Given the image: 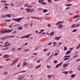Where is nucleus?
Masks as SVG:
<instances>
[{"label":"nucleus","instance_id":"obj_1","mask_svg":"<svg viewBox=\"0 0 80 80\" xmlns=\"http://www.w3.org/2000/svg\"><path fill=\"white\" fill-rule=\"evenodd\" d=\"M0 32L2 33H10V32H12V30H6L5 29H1Z\"/></svg>","mask_w":80,"mask_h":80},{"label":"nucleus","instance_id":"obj_2","mask_svg":"<svg viewBox=\"0 0 80 80\" xmlns=\"http://www.w3.org/2000/svg\"><path fill=\"white\" fill-rule=\"evenodd\" d=\"M8 43V42H6L5 43V45L3 46L4 47H7L6 48H4L2 49V50H7L8 48H9V47H8L9 46H10V43H9L8 44H7V43Z\"/></svg>","mask_w":80,"mask_h":80},{"label":"nucleus","instance_id":"obj_3","mask_svg":"<svg viewBox=\"0 0 80 80\" xmlns=\"http://www.w3.org/2000/svg\"><path fill=\"white\" fill-rule=\"evenodd\" d=\"M26 10V11L27 12V13H32V12H33L34 11V9L33 8L30 9L29 8H27Z\"/></svg>","mask_w":80,"mask_h":80},{"label":"nucleus","instance_id":"obj_4","mask_svg":"<svg viewBox=\"0 0 80 80\" xmlns=\"http://www.w3.org/2000/svg\"><path fill=\"white\" fill-rule=\"evenodd\" d=\"M23 19V18H17L16 19H13L12 20L14 21H15L16 22H20V20H22Z\"/></svg>","mask_w":80,"mask_h":80},{"label":"nucleus","instance_id":"obj_5","mask_svg":"<svg viewBox=\"0 0 80 80\" xmlns=\"http://www.w3.org/2000/svg\"><path fill=\"white\" fill-rule=\"evenodd\" d=\"M62 63H63V62H61V63H60L57 65L56 66V67L55 68H58V67H60V66H61V65H62Z\"/></svg>","mask_w":80,"mask_h":80},{"label":"nucleus","instance_id":"obj_6","mask_svg":"<svg viewBox=\"0 0 80 80\" xmlns=\"http://www.w3.org/2000/svg\"><path fill=\"white\" fill-rule=\"evenodd\" d=\"M68 65H69V63L64 64L63 66V68H65L66 67H67Z\"/></svg>","mask_w":80,"mask_h":80},{"label":"nucleus","instance_id":"obj_7","mask_svg":"<svg viewBox=\"0 0 80 80\" xmlns=\"http://www.w3.org/2000/svg\"><path fill=\"white\" fill-rule=\"evenodd\" d=\"M62 22H63V21H59V22H57L56 24V25L57 26H58V25H60V24H61V23H62Z\"/></svg>","mask_w":80,"mask_h":80},{"label":"nucleus","instance_id":"obj_8","mask_svg":"<svg viewBox=\"0 0 80 80\" xmlns=\"http://www.w3.org/2000/svg\"><path fill=\"white\" fill-rule=\"evenodd\" d=\"M23 65L24 67H26L28 65V63L27 62H24L23 63Z\"/></svg>","mask_w":80,"mask_h":80},{"label":"nucleus","instance_id":"obj_9","mask_svg":"<svg viewBox=\"0 0 80 80\" xmlns=\"http://www.w3.org/2000/svg\"><path fill=\"white\" fill-rule=\"evenodd\" d=\"M24 78V76H21L18 78V80H23Z\"/></svg>","mask_w":80,"mask_h":80},{"label":"nucleus","instance_id":"obj_10","mask_svg":"<svg viewBox=\"0 0 80 80\" xmlns=\"http://www.w3.org/2000/svg\"><path fill=\"white\" fill-rule=\"evenodd\" d=\"M61 37H56L54 38V40H60V39Z\"/></svg>","mask_w":80,"mask_h":80},{"label":"nucleus","instance_id":"obj_11","mask_svg":"<svg viewBox=\"0 0 80 80\" xmlns=\"http://www.w3.org/2000/svg\"><path fill=\"white\" fill-rule=\"evenodd\" d=\"M30 34H28L27 35H25V38H30Z\"/></svg>","mask_w":80,"mask_h":80},{"label":"nucleus","instance_id":"obj_12","mask_svg":"<svg viewBox=\"0 0 80 80\" xmlns=\"http://www.w3.org/2000/svg\"><path fill=\"white\" fill-rule=\"evenodd\" d=\"M8 38V36L5 37L4 38H1V40H6V39H7Z\"/></svg>","mask_w":80,"mask_h":80},{"label":"nucleus","instance_id":"obj_13","mask_svg":"<svg viewBox=\"0 0 80 80\" xmlns=\"http://www.w3.org/2000/svg\"><path fill=\"white\" fill-rule=\"evenodd\" d=\"M6 16L8 17V18H11V17L12 16L10 14H6Z\"/></svg>","mask_w":80,"mask_h":80},{"label":"nucleus","instance_id":"obj_14","mask_svg":"<svg viewBox=\"0 0 80 80\" xmlns=\"http://www.w3.org/2000/svg\"><path fill=\"white\" fill-rule=\"evenodd\" d=\"M8 57H9V56H8V55H6L3 56V58H8Z\"/></svg>","mask_w":80,"mask_h":80},{"label":"nucleus","instance_id":"obj_15","mask_svg":"<svg viewBox=\"0 0 80 80\" xmlns=\"http://www.w3.org/2000/svg\"><path fill=\"white\" fill-rule=\"evenodd\" d=\"M4 8H5V10H6V11H7V10H8V7L7 6H5L4 7Z\"/></svg>","mask_w":80,"mask_h":80},{"label":"nucleus","instance_id":"obj_16","mask_svg":"<svg viewBox=\"0 0 80 80\" xmlns=\"http://www.w3.org/2000/svg\"><path fill=\"white\" fill-rule=\"evenodd\" d=\"M69 72L66 71V72H62L63 73H65V75H67L68 73Z\"/></svg>","mask_w":80,"mask_h":80},{"label":"nucleus","instance_id":"obj_17","mask_svg":"<svg viewBox=\"0 0 80 80\" xmlns=\"http://www.w3.org/2000/svg\"><path fill=\"white\" fill-rule=\"evenodd\" d=\"M48 12V10L47 9H44L43 10V13H46Z\"/></svg>","mask_w":80,"mask_h":80},{"label":"nucleus","instance_id":"obj_18","mask_svg":"<svg viewBox=\"0 0 80 80\" xmlns=\"http://www.w3.org/2000/svg\"><path fill=\"white\" fill-rule=\"evenodd\" d=\"M44 1V0H39V3H42Z\"/></svg>","mask_w":80,"mask_h":80},{"label":"nucleus","instance_id":"obj_19","mask_svg":"<svg viewBox=\"0 0 80 80\" xmlns=\"http://www.w3.org/2000/svg\"><path fill=\"white\" fill-rule=\"evenodd\" d=\"M70 52H71V51H67L65 54V55H68V54H69V53H70Z\"/></svg>","mask_w":80,"mask_h":80},{"label":"nucleus","instance_id":"obj_20","mask_svg":"<svg viewBox=\"0 0 80 80\" xmlns=\"http://www.w3.org/2000/svg\"><path fill=\"white\" fill-rule=\"evenodd\" d=\"M22 72H25V71H21V72H18L16 73H15L14 74H13L12 75H17V74H18V73H22Z\"/></svg>","mask_w":80,"mask_h":80},{"label":"nucleus","instance_id":"obj_21","mask_svg":"<svg viewBox=\"0 0 80 80\" xmlns=\"http://www.w3.org/2000/svg\"><path fill=\"white\" fill-rule=\"evenodd\" d=\"M4 6H10V4H8L6 3H5L4 4Z\"/></svg>","mask_w":80,"mask_h":80},{"label":"nucleus","instance_id":"obj_22","mask_svg":"<svg viewBox=\"0 0 80 80\" xmlns=\"http://www.w3.org/2000/svg\"><path fill=\"white\" fill-rule=\"evenodd\" d=\"M75 77V74H73L72 75H71V78H73L74 77Z\"/></svg>","mask_w":80,"mask_h":80},{"label":"nucleus","instance_id":"obj_23","mask_svg":"<svg viewBox=\"0 0 80 80\" xmlns=\"http://www.w3.org/2000/svg\"><path fill=\"white\" fill-rule=\"evenodd\" d=\"M10 19H7L4 20V22H10Z\"/></svg>","mask_w":80,"mask_h":80},{"label":"nucleus","instance_id":"obj_24","mask_svg":"<svg viewBox=\"0 0 80 80\" xmlns=\"http://www.w3.org/2000/svg\"><path fill=\"white\" fill-rule=\"evenodd\" d=\"M18 28L20 30H22L23 28L22 27H18Z\"/></svg>","mask_w":80,"mask_h":80},{"label":"nucleus","instance_id":"obj_25","mask_svg":"<svg viewBox=\"0 0 80 80\" xmlns=\"http://www.w3.org/2000/svg\"><path fill=\"white\" fill-rule=\"evenodd\" d=\"M28 51H30V49H27L24 50V52H28Z\"/></svg>","mask_w":80,"mask_h":80},{"label":"nucleus","instance_id":"obj_26","mask_svg":"<svg viewBox=\"0 0 80 80\" xmlns=\"http://www.w3.org/2000/svg\"><path fill=\"white\" fill-rule=\"evenodd\" d=\"M7 37H10V38H13L15 37V36L14 35L9 36H8Z\"/></svg>","mask_w":80,"mask_h":80},{"label":"nucleus","instance_id":"obj_27","mask_svg":"<svg viewBox=\"0 0 80 80\" xmlns=\"http://www.w3.org/2000/svg\"><path fill=\"white\" fill-rule=\"evenodd\" d=\"M63 27V26L62 25L59 24L58 28H62V27Z\"/></svg>","mask_w":80,"mask_h":80},{"label":"nucleus","instance_id":"obj_28","mask_svg":"<svg viewBox=\"0 0 80 80\" xmlns=\"http://www.w3.org/2000/svg\"><path fill=\"white\" fill-rule=\"evenodd\" d=\"M78 17H80V16H79V15H78L73 17V18H78Z\"/></svg>","mask_w":80,"mask_h":80},{"label":"nucleus","instance_id":"obj_29","mask_svg":"<svg viewBox=\"0 0 80 80\" xmlns=\"http://www.w3.org/2000/svg\"><path fill=\"white\" fill-rule=\"evenodd\" d=\"M40 67H41V65H40L39 66L36 67L35 68V69H37V68H40Z\"/></svg>","mask_w":80,"mask_h":80},{"label":"nucleus","instance_id":"obj_30","mask_svg":"<svg viewBox=\"0 0 80 80\" xmlns=\"http://www.w3.org/2000/svg\"><path fill=\"white\" fill-rule=\"evenodd\" d=\"M48 48H45L43 50V51L44 52H47V51H48Z\"/></svg>","mask_w":80,"mask_h":80},{"label":"nucleus","instance_id":"obj_31","mask_svg":"<svg viewBox=\"0 0 80 80\" xmlns=\"http://www.w3.org/2000/svg\"><path fill=\"white\" fill-rule=\"evenodd\" d=\"M80 48V44H79V45H78V46H77V49H79V48Z\"/></svg>","mask_w":80,"mask_h":80},{"label":"nucleus","instance_id":"obj_32","mask_svg":"<svg viewBox=\"0 0 80 80\" xmlns=\"http://www.w3.org/2000/svg\"><path fill=\"white\" fill-rule=\"evenodd\" d=\"M8 74V72H5L3 73V75H7Z\"/></svg>","mask_w":80,"mask_h":80},{"label":"nucleus","instance_id":"obj_33","mask_svg":"<svg viewBox=\"0 0 80 80\" xmlns=\"http://www.w3.org/2000/svg\"><path fill=\"white\" fill-rule=\"evenodd\" d=\"M29 25V24L28 23H25L24 24V27H27V26H28Z\"/></svg>","mask_w":80,"mask_h":80},{"label":"nucleus","instance_id":"obj_34","mask_svg":"<svg viewBox=\"0 0 80 80\" xmlns=\"http://www.w3.org/2000/svg\"><path fill=\"white\" fill-rule=\"evenodd\" d=\"M1 2V3H6V2H7V1L5 0H2Z\"/></svg>","mask_w":80,"mask_h":80},{"label":"nucleus","instance_id":"obj_35","mask_svg":"<svg viewBox=\"0 0 80 80\" xmlns=\"http://www.w3.org/2000/svg\"><path fill=\"white\" fill-rule=\"evenodd\" d=\"M66 7H69L70 6H72V4H66Z\"/></svg>","mask_w":80,"mask_h":80},{"label":"nucleus","instance_id":"obj_36","mask_svg":"<svg viewBox=\"0 0 80 80\" xmlns=\"http://www.w3.org/2000/svg\"><path fill=\"white\" fill-rule=\"evenodd\" d=\"M75 24H74L72 25L71 26V28H74V27H75Z\"/></svg>","mask_w":80,"mask_h":80},{"label":"nucleus","instance_id":"obj_37","mask_svg":"<svg viewBox=\"0 0 80 80\" xmlns=\"http://www.w3.org/2000/svg\"><path fill=\"white\" fill-rule=\"evenodd\" d=\"M47 68H51V66L50 65H47Z\"/></svg>","mask_w":80,"mask_h":80},{"label":"nucleus","instance_id":"obj_38","mask_svg":"<svg viewBox=\"0 0 80 80\" xmlns=\"http://www.w3.org/2000/svg\"><path fill=\"white\" fill-rule=\"evenodd\" d=\"M14 6V4L13 3H11V7H13Z\"/></svg>","mask_w":80,"mask_h":80},{"label":"nucleus","instance_id":"obj_39","mask_svg":"<svg viewBox=\"0 0 80 80\" xmlns=\"http://www.w3.org/2000/svg\"><path fill=\"white\" fill-rule=\"evenodd\" d=\"M73 73V71L70 70L69 71V74H72Z\"/></svg>","mask_w":80,"mask_h":80},{"label":"nucleus","instance_id":"obj_40","mask_svg":"<svg viewBox=\"0 0 80 80\" xmlns=\"http://www.w3.org/2000/svg\"><path fill=\"white\" fill-rule=\"evenodd\" d=\"M68 57H70V56H65L64 57V58H68Z\"/></svg>","mask_w":80,"mask_h":80},{"label":"nucleus","instance_id":"obj_41","mask_svg":"<svg viewBox=\"0 0 80 80\" xmlns=\"http://www.w3.org/2000/svg\"><path fill=\"white\" fill-rule=\"evenodd\" d=\"M54 35V32H52L50 33V35Z\"/></svg>","mask_w":80,"mask_h":80},{"label":"nucleus","instance_id":"obj_42","mask_svg":"<svg viewBox=\"0 0 80 80\" xmlns=\"http://www.w3.org/2000/svg\"><path fill=\"white\" fill-rule=\"evenodd\" d=\"M48 2L50 3H52V0H48Z\"/></svg>","mask_w":80,"mask_h":80},{"label":"nucleus","instance_id":"obj_43","mask_svg":"<svg viewBox=\"0 0 80 80\" xmlns=\"http://www.w3.org/2000/svg\"><path fill=\"white\" fill-rule=\"evenodd\" d=\"M42 5H46L47 4V3L45 2H42Z\"/></svg>","mask_w":80,"mask_h":80},{"label":"nucleus","instance_id":"obj_44","mask_svg":"<svg viewBox=\"0 0 80 80\" xmlns=\"http://www.w3.org/2000/svg\"><path fill=\"white\" fill-rule=\"evenodd\" d=\"M15 62H14L12 63L11 64V66H12V65H14V64H15Z\"/></svg>","mask_w":80,"mask_h":80},{"label":"nucleus","instance_id":"obj_45","mask_svg":"<svg viewBox=\"0 0 80 80\" xmlns=\"http://www.w3.org/2000/svg\"><path fill=\"white\" fill-rule=\"evenodd\" d=\"M48 78H50L51 77H52V75H48Z\"/></svg>","mask_w":80,"mask_h":80},{"label":"nucleus","instance_id":"obj_46","mask_svg":"<svg viewBox=\"0 0 80 80\" xmlns=\"http://www.w3.org/2000/svg\"><path fill=\"white\" fill-rule=\"evenodd\" d=\"M2 18H6L7 17V16L6 15H4L2 16L1 17Z\"/></svg>","mask_w":80,"mask_h":80},{"label":"nucleus","instance_id":"obj_47","mask_svg":"<svg viewBox=\"0 0 80 80\" xmlns=\"http://www.w3.org/2000/svg\"><path fill=\"white\" fill-rule=\"evenodd\" d=\"M69 58H65L64 59V61H65L66 60H67L69 59Z\"/></svg>","mask_w":80,"mask_h":80},{"label":"nucleus","instance_id":"obj_48","mask_svg":"<svg viewBox=\"0 0 80 80\" xmlns=\"http://www.w3.org/2000/svg\"><path fill=\"white\" fill-rule=\"evenodd\" d=\"M17 32L16 31H14V32H13L12 33V34H14V33H16Z\"/></svg>","mask_w":80,"mask_h":80},{"label":"nucleus","instance_id":"obj_49","mask_svg":"<svg viewBox=\"0 0 80 80\" xmlns=\"http://www.w3.org/2000/svg\"><path fill=\"white\" fill-rule=\"evenodd\" d=\"M21 49H22V48H18L17 50H21Z\"/></svg>","mask_w":80,"mask_h":80},{"label":"nucleus","instance_id":"obj_50","mask_svg":"<svg viewBox=\"0 0 80 80\" xmlns=\"http://www.w3.org/2000/svg\"><path fill=\"white\" fill-rule=\"evenodd\" d=\"M77 32V29H75L72 30V32Z\"/></svg>","mask_w":80,"mask_h":80},{"label":"nucleus","instance_id":"obj_51","mask_svg":"<svg viewBox=\"0 0 80 80\" xmlns=\"http://www.w3.org/2000/svg\"><path fill=\"white\" fill-rule=\"evenodd\" d=\"M35 19H37V20H40L41 19V18H35Z\"/></svg>","mask_w":80,"mask_h":80},{"label":"nucleus","instance_id":"obj_52","mask_svg":"<svg viewBox=\"0 0 80 80\" xmlns=\"http://www.w3.org/2000/svg\"><path fill=\"white\" fill-rule=\"evenodd\" d=\"M80 62V59H77L76 61V62Z\"/></svg>","mask_w":80,"mask_h":80},{"label":"nucleus","instance_id":"obj_53","mask_svg":"<svg viewBox=\"0 0 80 80\" xmlns=\"http://www.w3.org/2000/svg\"><path fill=\"white\" fill-rule=\"evenodd\" d=\"M32 6H31V5H28V8H32Z\"/></svg>","mask_w":80,"mask_h":80},{"label":"nucleus","instance_id":"obj_54","mask_svg":"<svg viewBox=\"0 0 80 80\" xmlns=\"http://www.w3.org/2000/svg\"><path fill=\"white\" fill-rule=\"evenodd\" d=\"M43 10V8H39V9H38V10H39V11H41V10Z\"/></svg>","mask_w":80,"mask_h":80},{"label":"nucleus","instance_id":"obj_55","mask_svg":"<svg viewBox=\"0 0 80 80\" xmlns=\"http://www.w3.org/2000/svg\"><path fill=\"white\" fill-rule=\"evenodd\" d=\"M40 61H41V60L40 59H39L37 61V63H39V62H40Z\"/></svg>","mask_w":80,"mask_h":80},{"label":"nucleus","instance_id":"obj_56","mask_svg":"<svg viewBox=\"0 0 80 80\" xmlns=\"http://www.w3.org/2000/svg\"><path fill=\"white\" fill-rule=\"evenodd\" d=\"M64 50H67V48L66 46H65L64 47Z\"/></svg>","mask_w":80,"mask_h":80},{"label":"nucleus","instance_id":"obj_57","mask_svg":"<svg viewBox=\"0 0 80 80\" xmlns=\"http://www.w3.org/2000/svg\"><path fill=\"white\" fill-rule=\"evenodd\" d=\"M30 25L31 27H32V26H33V22H31L30 24Z\"/></svg>","mask_w":80,"mask_h":80},{"label":"nucleus","instance_id":"obj_58","mask_svg":"<svg viewBox=\"0 0 80 80\" xmlns=\"http://www.w3.org/2000/svg\"><path fill=\"white\" fill-rule=\"evenodd\" d=\"M53 56V54L51 55L48 58L49 60H50V58H52V56Z\"/></svg>","mask_w":80,"mask_h":80},{"label":"nucleus","instance_id":"obj_59","mask_svg":"<svg viewBox=\"0 0 80 80\" xmlns=\"http://www.w3.org/2000/svg\"><path fill=\"white\" fill-rule=\"evenodd\" d=\"M9 28H11L12 27V24H11L10 25H9Z\"/></svg>","mask_w":80,"mask_h":80},{"label":"nucleus","instance_id":"obj_60","mask_svg":"<svg viewBox=\"0 0 80 80\" xmlns=\"http://www.w3.org/2000/svg\"><path fill=\"white\" fill-rule=\"evenodd\" d=\"M25 38V36H24L21 37V38Z\"/></svg>","mask_w":80,"mask_h":80},{"label":"nucleus","instance_id":"obj_61","mask_svg":"<svg viewBox=\"0 0 80 80\" xmlns=\"http://www.w3.org/2000/svg\"><path fill=\"white\" fill-rule=\"evenodd\" d=\"M28 4H26L24 5V7H28Z\"/></svg>","mask_w":80,"mask_h":80},{"label":"nucleus","instance_id":"obj_62","mask_svg":"<svg viewBox=\"0 0 80 80\" xmlns=\"http://www.w3.org/2000/svg\"><path fill=\"white\" fill-rule=\"evenodd\" d=\"M54 63H57V60H55V61H54Z\"/></svg>","mask_w":80,"mask_h":80},{"label":"nucleus","instance_id":"obj_63","mask_svg":"<svg viewBox=\"0 0 80 80\" xmlns=\"http://www.w3.org/2000/svg\"><path fill=\"white\" fill-rule=\"evenodd\" d=\"M33 55H37V53H33Z\"/></svg>","mask_w":80,"mask_h":80},{"label":"nucleus","instance_id":"obj_64","mask_svg":"<svg viewBox=\"0 0 80 80\" xmlns=\"http://www.w3.org/2000/svg\"><path fill=\"white\" fill-rule=\"evenodd\" d=\"M15 50V48H12V51H14V50Z\"/></svg>","mask_w":80,"mask_h":80}]
</instances>
